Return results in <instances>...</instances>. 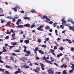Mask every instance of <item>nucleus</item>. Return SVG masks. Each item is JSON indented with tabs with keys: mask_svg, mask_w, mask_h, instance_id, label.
I'll return each mask as SVG.
<instances>
[{
	"mask_svg": "<svg viewBox=\"0 0 74 74\" xmlns=\"http://www.w3.org/2000/svg\"><path fill=\"white\" fill-rule=\"evenodd\" d=\"M44 26V25H41L40 27H39L37 28L38 30H40V31H44V29L41 28H42Z\"/></svg>",
	"mask_w": 74,
	"mask_h": 74,
	"instance_id": "obj_1",
	"label": "nucleus"
},
{
	"mask_svg": "<svg viewBox=\"0 0 74 74\" xmlns=\"http://www.w3.org/2000/svg\"><path fill=\"white\" fill-rule=\"evenodd\" d=\"M48 72L49 73H51L52 74H53L54 73L53 71L51 69H50L49 70H48Z\"/></svg>",
	"mask_w": 74,
	"mask_h": 74,
	"instance_id": "obj_2",
	"label": "nucleus"
},
{
	"mask_svg": "<svg viewBox=\"0 0 74 74\" xmlns=\"http://www.w3.org/2000/svg\"><path fill=\"white\" fill-rule=\"evenodd\" d=\"M61 21L62 22V25H63L64 23L66 24V23H67V21L64 20V18H63V19Z\"/></svg>",
	"mask_w": 74,
	"mask_h": 74,
	"instance_id": "obj_3",
	"label": "nucleus"
},
{
	"mask_svg": "<svg viewBox=\"0 0 74 74\" xmlns=\"http://www.w3.org/2000/svg\"><path fill=\"white\" fill-rule=\"evenodd\" d=\"M21 7L19 6H16L15 7V8H12L13 10H17V9H20Z\"/></svg>",
	"mask_w": 74,
	"mask_h": 74,
	"instance_id": "obj_4",
	"label": "nucleus"
},
{
	"mask_svg": "<svg viewBox=\"0 0 74 74\" xmlns=\"http://www.w3.org/2000/svg\"><path fill=\"white\" fill-rule=\"evenodd\" d=\"M43 18L45 19H46L47 21H50V20L48 18H47V16H44Z\"/></svg>",
	"mask_w": 74,
	"mask_h": 74,
	"instance_id": "obj_5",
	"label": "nucleus"
},
{
	"mask_svg": "<svg viewBox=\"0 0 74 74\" xmlns=\"http://www.w3.org/2000/svg\"><path fill=\"white\" fill-rule=\"evenodd\" d=\"M24 27H29L30 26V24H27L24 25Z\"/></svg>",
	"mask_w": 74,
	"mask_h": 74,
	"instance_id": "obj_6",
	"label": "nucleus"
},
{
	"mask_svg": "<svg viewBox=\"0 0 74 74\" xmlns=\"http://www.w3.org/2000/svg\"><path fill=\"white\" fill-rule=\"evenodd\" d=\"M24 42L25 43V44H29V40H25L24 41Z\"/></svg>",
	"mask_w": 74,
	"mask_h": 74,
	"instance_id": "obj_7",
	"label": "nucleus"
},
{
	"mask_svg": "<svg viewBox=\"0 0 74 74\" xmlns=\"http://www.w3.org/2000/svg\"><path fill=\"white\" fill-rule=\"evenodd\" d=\"M68 22H71L72 23H73V25H74V22L73 21V20H69V19L68 20Z\"/></svg>",
	"mask_w": 74,
	"mask_h": 74,
	"instance_id": "obj_8",
	"label": "nucleus"
},
{
	"mask_svg": "<svg viewBox=\"0 0 74 74\" xmlns=\"http://www.w3.org/2000/svg\"><path fill=\"white\" fill-rule=\"evenodd\" d=\"M5 67H6V68H7L8 69H11V67L10 66H9L8 65H6L5 66Z\"/></svg>",
	"mask_w": 74,
	"mask_h": 74,
	"instance_id": "obj_9",
	"label": "nucleus"
},
{
	"mask_svg": "<svg viewBox=\"0 0 74 74\" xmlns=\"http://www.w3.org/2000/svg\"><path fill=\"white\" fill-rule=\"evenodd\" d=\"M69 29L70 30H72L73 31H74V29L73 28V27L71 26H70L69 27Z\"/></svg>",
	"mask_w": 74,
	"mask_h": 74,
	"instance_id": "obj_10",
	"label": "nucleus"
},
{
	"mask_svg": "<svg viewBox=\"0 0 74 74\" xmlns=\"http://www.w3.org/2000/svg\"><path fill=\"white\" fill-rule=\"evenodd\" d=\"M50 59H51V62H53V61H54V59L52 57H51Z\"/></svg>",
	"mask_w": 74,
	"mask_h": 74,
	"instance_id": "obj_11",
	"label": "nucleus"
},
{
	"mask_svg": "<svg viewBox=\"0 0 74 74\" xmlns=\"http://www.w3.org/2000/svg\"><path fill=\"white\" fill-rule=\"evenodd\" d=\"M18 71L17 72L18 73H21V69L19 68H18L17 69Z\"/></svg>",
	"mask_w": 74,
	"mask_h": 74,
	"instance_id": "obj_12",
	"label": "nucleus"
},
{
	"mask_svg": "<svg viewBox=\"0 0 74 74\" xmlns=\"http://www.w3.org/2000/svg\"><path fill=\"white\" fill-rule=\"evenodd\" d=\"M12 38H13V39H14V36H15V34L14 33L12 34Z\"/></svg>",
	"mask_w": 74,
	"mask_h": 74,
	"instance_id": "obj_13",
	"label": "nucleus"
},
{
	"mask_svg": "<svg viewBox=\"0 0 74 74\" xmlns=\"http://www.w3.org/2000/svg\"><path fill=\"white\" fill-rule=\"evenodd\" d=\"M38 52L39 53H41V54H42L43 55L44 52H42V50H38Z\"/></svg>",
	"mask_w": 74,
	"mask_h": 74,
	"instance_id": "obj_14",
	"label": "nucleus"
},
{
	"mask_svg": "<svg viewBox=\"0 0 74 74\" xmlns=\"http://www.w3.org/2000/svg\"><path fill=\"white\" fill-rule=\"evenodd\" d=\"M56 25H57V23H53V26L54 27H56Z\"/></svg>",
	"mask_w": 74,
	"mask_h": 74,
	"instance_id": "obj_15",
	"label": "nucleus"
},
{
	"mask_svg": "<svg viewBox=\"0 0 74 74\" xmlns=\"http://www.w3.org/2000/svg\"><path fill=\"white\" fill-rule=\"evenodd\" d=\"M23 18L25 19H28V20H30V18H29L28 17H24Z\"/></svg>",
	"mask_w": 74,
	"mask_h": 74,
	"instance_id": "obj_16",
	"label": "nucleus"
},
{
	"mask_svg": "<svg viewBox=\"0 0 74 74\" xmlns=\"http://www.w3.org/2000/svg\"><path fill=\"white\" fill-rule=\"evenodd\" d=\"M43 58L44 60H45V61L47 60V58L45 57V56H44V57Z\"/></svg>",
	"mask_w": 74,
	"mask_h": 74,
	"instance_id": "obj_17",
	"label": "nucleus"
},
{
	"mask_svg": "<svg viewBox=\"0 0 74 74\" xmlns=\"http://www.w3.org/2000/svg\"><path fill=\"white\" fill-rule=\"evenodd\" d=\"M7 18H8V19H12V17L11 16H8L7 17Z\"/></svg>",
	"mask_w": 74,
	"mask_h": 74,
	"instance_id": "obj_18",
	"label": "nucleus"
},
{
	"mask_svg": "<svg viewBox=\"0 0 74 74\" xmlns=\"http://www.w3.org/2000/svg\"><path fill=\"white\" fill-rule=\"evenodd\" d=\"M55 31L56 36H58V30H57L56 29Z\"/></svg>",
	"mask_w": 74,
	"mask_h": 74,
	"instance_id": "obj_19",
	"label": "nucleus"
},
{
	"mask_svg": "<svg viewBox=\"0 0 74 74\" xmlns=\"http://www.w3.org/2000/svg\"><path fill=\"white\" fill-rule=\"evenodd\" d=\"M71 64L72 65L71 68H72V69H73L74 70V64Z\"/></svg>",
	"mask_w": 74,
	"mask_h": 74,
	"instance_id": "obj_20",
	"label": "nucleus"
},
{
	"mask_svg": "<svg viewBox=\"0 0 74 74\" xmlns=\"http://www.w3.org/2000/svg\"><path fill=\"white\" fill-rule=\"evenodd\" d=\"M60 40H61V38H58L57 39V41L58 42H59V41H60Z\"/></svg>",
	"mask_w": 74,
	"mask_h": 74,
	"instance_id": "obj_21",
	"label": "nucleus"
},
{
	"mask_svg": "<svg viewBox=\"0 0 74 74\" xmlns=\"http://www.w3.org/2000/svg\"><path fill=\"white\" fill-rule=\"evenodd\" d=\"M38 42H39V43H40V42H41V40L40 39H39L38 41Z\"/></svg>",
	"mask_w": 74,
	"mask_h": 74,
	"instance_id": "obj_22",
	"label": "nucleus"
},
{
	"mask_svg": "<svg viewBox=\"0 0 74 74\" xmlns=\"http://www.w3.org/2000/svg\"><path fill=\"white\" fill-rule=\"evenodd\" d=\"M0 71H4V69H3L1 68H0Z\"/></svg>",
	"mask_w": 74,
	"mask_h": 74,
	"instance_id": "obj_23",
	"label": "nucleus"
},
{
	"mask_svg": "<svg viewBox=\"0 0 74 74\" xmlns=\"http://www.w3.org/2000/svg\"><path fill=\"white\" fill-rule=\"evenodd\" d=\"M31 12H32V13H34V12H35V13H36V11L35 10H31Z\"/></svg>",
	"mask_w": 74,
	"mask_h": 74,
	"instance_id": "obj_24",
	"label": "nucleus"
},
{
	"mask_svg": "<svg viewBox=\"0 0 74 74\" xmlns=\"http://www.w3.org/2000/svg\"><path fill=\"white\" fill-rule=\"evenodd\" d=\"M14 18L15 19H18V16L16 15L14 16Z\"/></svg>",
	"mask_w": 74,
	"mask_h": 74,
	"instance_id": "obj_25",
	"label": "nucleus"
},
{
	"mask_svg": "<svg viewBox=\"0 0 74 74\" xmlns=\"http://www.w3.org/2000/svg\"><path fill=\"white\" fill-rule=\"evenodd\" d=\"M11 22L10 21H8L7 22V24L8 25H11Z\"/></svg>",
	"mask_w": 74,
	"mask_h": 74,
	"instance_id": "obj_26",
	"label": "nucleus"
},
{
	"mask_svg": "<svg viewBox=\"0 0 74 74\" xmlns=\"http://www.w3.org/2000/svg\"><path fill=\"white\" fill-rule=\"evenodd\" d=\"M7 50L5 49H4L3 51V52H7Z\"/></svg>",
	"mask_w": 74,
	"mask_h": 74,
	"instance_id": "obj_27",
	"label": "nucleus"
},
{
	"mask_svg": "<svg viewBox=\"0 0 74 74\" xmlns=\"http://www.w3.org/2000/svg\"><path fill=\"white\" fill-rule=\"evenodd\" d=\"M43 48H45L46 47V45H42L41 46Z\"/></svg>",
	"mask_w": 74,
	"mask_h": 74,
	"instance_id": "obj_28",
	"label": "nucleus"
},
{
	"mask_svg": "<svg viewBox=\"0 0 74 74\" xmlns=\"http://www.w3.org/2000/svg\"><path fill=\"white\" fill-rule=\"evenodd\" d=\"M27 53V54H30L31 52L30 51H28L26 52Z\"/></svg>",
	"mask_w": 74,
	"mask_h": 74,
	"instance_id": "obj_29",
	"label": "nucleus"
},
{
	"mask_svg": "<svg viewBox=\"0 0 74 74\" xmlns=\"http://www.w3.org/2000/svg\"><path fill=\"white\" fill-rule=\"evenodd\" d=\"M63 47H61L60 48V51H62L63 50Z\"/></svg>",
	"mask_w": 74,
	"mask_h": 74,
	"instance_id": "obj_30",
	"label": "nucleus"
},
{
	"mask_svg": "<svg viewBox=\"0 0 74 74\" xmlns=\"http://www.w3.org/2000/svg\"><path fill=\"white\" fill-rule=\"evenodd\" d=\"M60 27L62 29H64V27H63V25H60Z\"/></svg>",
	"mask_w": 74,
	"mask_h": 74,
	"instance_id": "obj_31",
	"label": "nucleus"
},
{
	"mask_svg": "<svg viewBox=\"0 0 74 74\" xmlns=\"http://www.w3.org/2000/svg\"><path fill=\"white\" fill-rule=\"evenodd\" d=\"M1 22L2 23H3L5 22V20H1Z\"/></svg>",
	"mask_w": 74,
	"mask_h": 74,
	"instance_id": "obj_32",
	"label": "nucleus"
},
{
	"mask_svg": "<svg viewBox=\"0 0 74 74\" xmlns=\"http://www.w3.org/2000/svg\"><path fill=\"white\" fill-rule=\"evenodd\" d=\"M40 64L41 67H44V64H42L40 63Z\"/></svg>",
	"mask_w": 74,
	"mask_h": 74,
	"instance_id": "obj_33",
	"label": "nucleus"
},
{
	"mask_svg": "<svg viewBox=\"0 0 74 74\" xmlns=\"http://www.w3.org/2000/svg\"><path fill=\"white\" fill-rule=\"evenodd\" d=\"M73 70H74V69H72V70H70L69 71V72H70V73H73Z\"/></svg>",
	"mask_w": 74,
	"mask_h": 74,
	"instance_id": "obj_34",
	"label": "nucleus"
},
{
	"mask_svg": "<svg viewBox=\"0 0 74 74\" xmlns=\"http://www.w3.org/2000/svg\"><path fill=\"white\" fill-rule=\"evenodd\" d=\"M18 27H23V25H18Z\"/></svg>",
	"mask_w": 74,
	"mask_h": 74,
	"instance_id": "obj_35",
	"label": "nucleus"
},
{
	"mask_svg": "<svg viewBox=\"0 0 74 74\" xmlns=\"http://www.w3.org/2000/svg\"><path fill=\"white\" fill-rule=\"evenodd\" d=\"M16 21V20H15V18H13L12 20V22H15Z\"/></svg>",
	"mask_w": 74,
	"mask_h": 74,
	"instance_id": "obj_36",
	"label": "nucleus"
},
{
	"mask_svg": "<svg viewBox=\"0 0 74 74\" xmlns=\"http://www.w3.org/2000/svg\"><path fill=\"white\" fill-rule=\"evenodd\" d=\"M15 51L16 52H21L20 51L18 50H15Z\"/></svg>",
	"mask_w": 74,
	"mask_h": 74,
	"instance_id": "obj_37",
	"label": "nucleus"
},
{
	"mask_svg": "<svg viewBox=\"0 0 74 74\" xmlns=\"http://www.w3.org/2000/svg\"><path fill=\"white\" fill-rule=\"evenodd\" d=\"M63 67L64 68H66V67H67V65H66L64 64L63 65Z\"/></svg>",
	"mask_w": 74,
	"mask_h": 74,
	"instance_id": "obj_38",
	"label": "nucleus"
},
{
	"mask_svg": "<svg viewBox=\"0 0 74 74\" xmlns=\"http://www.w3.org/2000/svg\"><path fill=\"white\" fill-rule=\"evenodd\" d=\"M11 33V32H6V34H10Z\"/></svg>",
	"mask_w": 74,
	"mask_h": 74,
	"instance_id": "obj_39",
	"label": "nucleus"
},
{
	"mask_svg": "<svg viewBox=\"0 0 74 74\" xmlns=\"http://www.w3.org/2000/svg\"><path fill=\"white\" fill-rule=\"evenodd\" d=\"M0 62L1 63H3L4 62L3 61V60H0Z\"/></svg>",
	"mask_w": 74,
	"mask_h": 74,
	"instance_id": "obj_40",
	"label": "nucleus"
},
{
	"mask_svg": "<svg viewBox=\"0 0 74 74\" xmlns=\"http://www.w3.org/2000/svg\"><path fill=\"white\" fill-rule=\"evenodd\" d=\"M10 60H13L14 59V57H11L10 58Z\"/></svg>",
	"mask_w": 74,
	"mask_h": 74,
	"instance_id": "obj_41",
	"label": "nucleus"
},
{
	"mask_svg": "<svg viewBox=\"0 0 74 74\" xmlns=\"http://www.w3.org/2000/svg\"><path fill=\"white\" fill-rule=\"evenodd\" d=\"M54 43H55L56 45H58V43H57V42H56V41L54 42Z\"/></svg>",
	"mask_w": 74,
	"mask_h": 74,
	"instance_id": "obj_42",
	"label": "nucleus"
},
{
	"mask_svg": "<svg viewBox=\"0 0 74 74\" xmlns=\"http://www.w3.org/2000/svg\"><path fill=\"white\" fill-rule=\"evenodd\" d=\"M71 51H74V48L72 47L71 48Z\"/></svg>",
	"mask_w": 74,
	"mask_h": 74,
	"instance_id": "obj_43",
	"label": "nucleus"
},
{
	"mask_svg": "<svg viewBox=\"0 0 74 74\" xmlns=\"http://www.w3.org/2000/svg\"><path fill=\"white\" fill-rule=\"evenodd\" d=\"M49 38H46L45 40L46 41H48L49 40Z\"/></svg>",
	"mask_w": 74,
	"mask_h": 74,
	"instance_id": "obj_44",
	"label": "nucleus"
},
{
	"mask_svg": "<svg viewBox=\"0 0 74 74\" xmlns=\"http://www.w3.org/2000/svg\"><path fill=\"white\" fill-rule=\"evenodd\" d=\"M54 64H55V65H56V66H58V67L59 66V65H58V64H57L56 63H54Z\"/></svg>",
	"mask_w": 74,
	"mask_h": 74,
	"instance_id": "obj_45",
	"label": "nucleus"
},
{
	"mask_svg": "<svg viewBox=\"0 0 74 74\" xmlns=\"http://www.w3.org/2000/svg\"><path fill=\"white\" fill-rule=\"evenodd\" d=\"M10 32L11 33H14V32H13V29H12L11 30Z\"/></svg>",
	"mask_w": 74,
	"mask_h": 74,
	"instance_id": "obj_46",
	"label": "nucleus"
},
{
	"mask_svg": "<svg viewBox=\"0 0 74 74\" xmlns=\"http://www.w3.org/2000/svg\"><path fill=\"white\" fill-rule=\"evenodd\" d=\"M66 25V26H69V27L70 24H67Z\"/></svg>",
	"mask_w": 74,
	"mask_h": 74,
	"instance_id": "obj_47",
	"label": "nucleus"
},
{
	"mask_svg": "<svg viewBox=\"0 0 74 74\" xmlns=\"http://www.w3.org/2000/svg\"><path fill=\"white\" fill-rule=\"evenodd\" d=\"M54 49L55 50V49H57V47L56 46H54Z\"/></svg>",
	"mask_w": 74,
	"mask_h": 74,
	"instance_id": "obj_48",
	"label": "nucleus"
},
{
	"mask_svg": "<svg viewBox=\"0 0 74 74\" xmlns=\"http://www.w3.org/2000/svg\"><path fill=\"white\" fill-rule=\"evenodd\" d=\"M50 61H50L47 60V61H46V63H49Z\"/></svg>",
	"mask_w": 74,
	"mask_h": 74,
	"instance_id": "obj_49",
	"label": "nucleus"
},
{
	"mask_svg": "<svg viewBox=\"0 0 74 74\" xmlns=\"http://www.w3.org/2000/svg\"><path fill=\"white\" fill-rule=\"evenodd\" d=\"M36 69L38 70H40V67H36Z\"/></svg>",
	"mask_w": 74,
	"mask_h": 74,
	"instance_id": "obj_50",
	"label": "nucleus"
},
{
	"mask_svg": "<svg viewBox=\"0 0 74 74\" xmlns=\"http://www.w3.org/2000/svg\"><path fill=\"white\" fill-rule=\"evenodd\" d=\"M38 47H36L35 49H34V50H35V51H38Z\"/></svg>",
	"mask_w": 74,
	"mask_h": 74,
	"instance_id": "obj_51",
	"label": "nucleus"
},
{
	"mask_svg": "<svg viewBox=\"0 0 74 74\" xmlns=\"http://www.w3.org/2000/svg\"><path fill=\"white\" fill-rule=\"evenodd\" d=\"M34 52L35 53L36 55H37V51H36L34 49H33Z\"/></svg>",
	"mask_w": 74,
	"mask_h": 74,
	"instance_id": "obj_52",
	"label": "nucleus"
},
{
	"mask_svg": "<svg viewBox=\"0 0 74 74\" xmlns=\"http://www.w3.org/2000/svg\"><path fill=\"white\" fill-rule=\"evenodd\" d=\"M23 31H21L20 32V34H23Z\"/></svg>",
	"mask_w": 74,
	"mask_h": 74,
	"instance_id": "obj_53",
	"label": "nucleus"
},
{
	"mask_svg": "<svg viewBox=\"0 0 74 74\" xmlns=\"http://www.w3.org/2000/svg\"><path fill=\"white\" fill-rule=\"evenodd\" d=\"M34 26H35V25H31V27H32V28H33V27H34Z\"/></svg>",
	"mask_w": 74,
	"mask_h": 74,
	"instance_id": "obj_54",
	"label": "nucleus"
},
{
	"mask_svg": "<svg viewBox=\"0 0 74 74\" xmlns=\"http://www.w3.org/2000/svg\"><path fill=\"white\" fill-rule=\"evenodd\" d=\"M41 69H42V70H45V69L44 67H41Z\"/></svg>",
	"mask_w": 74,
	"mask_h": 74,
	"instance_id": "obj_55",
	"label": "nucleus"
},
{
	"mask_svg": "<svg viewBox=\"0 0 74 74\" xmlns=\"http://www.w3.org/2000/svg\"><path fill=\"white\" fill-rule=\"evenodd\" d=\"M49 23H50V24H52V23H53V22L50 21Z\"/></svg>",
	"mask_w": 74,
	"mask_h": 74,
	"instance_id": "obj_56",
	"label": "nucleus"
},
{
	"mask_svg": "<svg viewBox=\"0 0 74 74\" xmlns=\"http://www.w3.org/2000/svg\"><path fill=\"white\" fill-rule=\"evenodd\" d=\"M27 40H32V39L30 38H27Z\"/></svg>",
	"mask_w": 74,
	"mask_h": 74,
	"instance_id": "obj_57",
	"label": "nucleus"
},
{
	"mask_svg": "<svg viewBox=\"0 0 74 74\" xmlns=\"http://www.w3.org/2000/svg\"><path fill=\"white\" fill-rule=\"evenodd\" d=\"M12 55H13V56H16V54L14 53H12Z\"/></svg>",
	"mask_w": 74,
	"mask_h": 74,
	"instance_id": "obj_58",
	"label": "nucleus"
},
{
	"mask_svg": "<svg viewBox=\"0 0 74 74\" xmlns=\"http://www.w3.org/2000/svg\"><path fill=\"white\" fill-rule=\"evenodd\" d=\"M6 39H8L9 38V37L8 36H7L5 37Z\"/></svg>",
	"mask_w": 74,
	"mask_h": 74,
	"instance_id": "obj_59",
	"label": "nucleus"
},
{
	"mask_svg": "<svg viewBox=\"0 0 74 74\" xmlns=\"http://www.w3.org/2000/svg\"><path fill=\"white\" fill-rule=\"evenodd\" d=\"M29 66H26L25 67L26 69H29Z\"/></svg>",
	"mask_w": 74,
	"mask_h": 74,
	"instance_id": "obj_60",
	"label": "nucleus"
},
{
	"mask_svg": "<svg viewBox=\"0 0 74 74\" xmlns=\"http://www.w3.org/2000/svg\"><path fill=\"white\" fill-rule=\"evenodd\" d=\"M18 73H19L17 71H16V72H15L14 73V74H17Z\"/></svg>",
	"mask_w": 74,
	"mask_h": 74,
	"instance_id": "obj_61",
	"label": "nucleus"
},
{
	"mask_svg": "<svg viewBox=\"0 0 74 74\" xmlns=\"http://www.w3.org/2000/svg\"><path fill=\"white\" fill-rule=\"evenodd\" d=\"M5 73H6L7 74H8L9 72L8 71H5Z\"/></svg>",
	"mask_w": 74,
	"mask_h": 74,
	"instance_id": "obj_62",
	"label": "nucleus"
},
{
	"mask_svg": "<svg viewBox=\"0 0 74 74\" xmlns=\"http://www.w3.org/2000/svg\"><path fill=\"white\" fill-rule=\"evenodd\" d=\"M13 45H16V43H14L13 44Z\"/></svg>",
	"mask_w": 74,
	"mask_h": 74,
	"instance_id": "obj_63",
	"label": "nucleus"
},
{
	"mask_svg": "<svg viewBox=\"0 0 74 74\" xmlns=\"http://www.w3.org/2000/svg\"><path fill=\"white\" fill-rule=\"evenodd\" d=\"M47 27V29H50V28H49V26H47V27Z\"/></svg>",
	"mask_w": 74,
	"mask_h": 74,
	"instance_id": "obj_64",
	"label": "nucleus"
}]
</instances>
